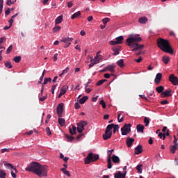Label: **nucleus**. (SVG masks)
<instances>
[{"mask_svg": "<svg viewBox=\"0 0 178 178\" xmlns=\"http://www.w3.org/2000/svg\"><path fill=\"white\" fill-rule=\"evenodd\" d=\"M143 164H138L137 166H136V170L138 172V173H143Z\"/></svg>", "mask_w": 178, "mask_h": 178, "instance_id": "nucleus-29", "label": "nucleus"}, {"mask_svg": "<svg viewBox=\"0 0 178 178\" xmlns=\"http://www.w3.org/2000/svg\"><path fill=\"white\" fill-rule=\"evenodd\" d=\"M141 60H143V57L139 56L138 59H135L134 61L137 62V63H140V62H141Z\"/></svg>", "mask_w": 178, "mask_h": 178, "instance_id": "nucleus-61", "label": "nucleus"}, {"mask_svg": "<svg viewBox=\"0 0 178 178\" xmlns=\"http://www.w3.org/2000/svg\"><path fill=\"white\" fill-rule=\"evenodd\" d=\"M14 62H15V63H19V62H20L22 60V56H15L13 58Z\"/></svg>", "mask_w": 178, "mask_h": 178, "instance_id": "nucleus-40", "label": "nucleus"}, {"mask_svg": "<svg viewBox=\"0 0 178 178\" xmlns=\"http://www.w3.org/2000/svg\"><path fill=\"white\" fill-rule=\"evenodd\" d=\"M12 49H13V47L12 45H10L8 48L6 50V54H10L12 52Z\"/></svg>", "mask_w": 178, "mask_h": 178, "instance_id": "nucleus-52", "label": "nucleus"}, {"mask_svg": "<svg viewBox=\"0 0 178 178\" xmlns=\"http://www.w3.org/2000/svg\"><path fill=\"white\" fill-rule=\"evenodd\" d=\"M161 80H162V73H157L156 77L154 79L155 84H159L161 83Z\"/></svg>", "mask_w": 178, "mask_h": 178, "instance_id": "nucleus-13", "label": "nucleus"}, {"mask_svg": "<svg viewBox=\"0 0 178 178\" xmlns=\"http://www.w3.org/2000/svg\"><path fill=\"white\" fill-rule=\"evenodd\" d=\"M69 132L72 136H74V134H76V131L74 129H72L71 127L69 128Z\"/></svg>", "mask_w": 178, "mask_h": 178, "instance_id": "nucleus-56", "label": "nucleus"}, {"mask_svg": "<svg viewBox=\"0 0 178 178\" xmlns=\"http://www.w3.org/2000/svg\"><path fill=\"white\" fill-rule=\"evenodd\" d=\"M67 90H69V86L67 85H64L61 89H60V93L63 95H65V94H66V92L67 91Z\"/></svg>", "mask_w": 178, "mask_h": 178, "instance_id": "nucleus-20", "label": "nucleus"}, {"mask_svg": "<svg viewBox=\"0 0 178 178\" xmlns=\"http://www.w3.org/2000/svg\"><path fill=\"white\" fill-rule=\"evenodd\" d=\"M111 137H112V132H108L105 131V134H103V139L106 140H109V138H111Z\"/></svg>", "mask_w": 178, "mask_h": 178, "instance_id": "nucleus-17", "label": "nucleus"}, {"mask_svg": "<svg viewBox=\"0 0 178 178\" xmlns=\"http://www.w3.org/2000/svg\"><path fill=\"white\" fill-rule=\"evenodd\" d=\"M3 9V0H0V15L2 13Z\"/></svg>", "mask_w": 178, "mask_h": 178, "instance_id": "nucleus-47", "label": "nucleus"}, {"mask_svg": "<svg viewBox=\"0 0 178 178\" xmlns=\"http://www.w3.org/2000/svg\"><path fill=\"white\" fill-rule=\"evenodd\" d=\"M143 152V146L141 145L135 147V155H140Z\"/></svg>", "mask_w": 178, "mask_h": 178, "instance_id": "nucleus-14", "label": "nucleus"}, {"mask_svg": "<svg viewBox=\"0 0 178 178\" xmlns=\"http://www.w3.org/2000/svg\"><path fill=\"white\" fill-rule=\"evenodd\" d=\"M99 104H100V105H102V106L104 109H105V108H106V104H105V102H104V100H101Z\"/></svg>", "mask_w": 178, "mask_h": 178, "instance_id": "nucleus-54", "label": "nucleus"}, {"mask_svg": "<svg viewBox=\"0 0 178 178\" xmlns=\"http://www.w3.org/2000/svg\"><path fill=\"white\" fill-rule=\"evenodd\" d=\"M165 97H172V90L168 89L161 94V98H165Z\"/></svg>", "mask_w": 178, "mask_h": 178, "instance_id": "nucleus-11", "label": "nucleus"}, {"mask_svg": "<svg viewBox=\"0 0 178 178\" xmlns=\"http://www.w3.org/2000/svg\"><path fill=\"white\" fill-rule=\"evenodd\" d=\"M105 81H106V79H102L96 83V86H102Z\"/></svg>", "mask_w": 178, "mask_h": 178, "instance_id": "nucleus-46", "label": "nucleus"}, {"mask_svg": "<svg viewBox=\"0 0 178 178\" xmlns=\"http://www.w3.org/2000/svg\"><path fill=\"white\" fill-rule=\"evenodd\" d=\"M5 66L8 69H12V63L9 61H7L6 63H5Z\"/></svg>", "mask_w": 178, "mask_h": 178, "instance_id": "nucleus-44", "label": "nucleus"}, {"mask_svg": "<svg viewBox=\"0 0 178 178\" xmlns=\"http://www.w3.org/2000/svg\"><path fill=\"white\" fill-rule=\"evenodd\" d=\"M144 129H145L144 125H141L139 124L136 126V130L138 133H144Z\"/></svg>", "mask_w": 178, "mask_h": 178, "instance_id": "nucleus-19", "label": "nucleus"}, {"mask_svg": "<svg viewBox=\"0 0 178 178\" xmlns=\"http://www.w3.org/2000/svg\"><path fill=\"white\" fill-rule=\"evenodd\" d=\"M133 143H134V138H132L130 137H128L127 138L126 144H127L128 148H130V147H131V145L133 144Z\"/></svg>", "mask_w": 178, "mask_h": 178, "instance_id": "nucleus-15", "label": "nucleus"}, {"mask_svg": "<svg viewBox=\"0 0 178 178\" xmlns=\"http://www.w3.org/2000/svg\"><path fill=\"white\" fill-rule=\"evenodd\" d=\"M79 16H81V13L80 11H78V12L74 13L72 15L71 19H72V20H73L74 19H76V17H79Z\"/></svg>", "mask_w": 178, "mask_h": 178, "instance_id": "nucleus-27", "label": "nucleus"}, {"mask_svg": "<svg viewBox=\"0 0 178 178\" xmlns=\"http://www.w3.org/2000/svg\"><path fill=\"white\" fill-rule=\"evenodd\" d=\"M72 41H73L72 38H63L61 40V42H64L65 44L64 46V48H67L70 46V44H72Z\"/></svg>", "mask_w": 178, "mask_h": 178, "instance_id": "nucleus-8", "label": "nucleus"}, {"mask_svg": "<svg viewBox=\"0 0 178 178\" xmlns=\"http://www.w3.org/2000/svg\"><path fill=\"white\" fill-rule=\"evenodd\" d=\"M37 172L36 175L39 177H47L48 176V166L40 165Z\"/></svg>", "mask_w": 178, "mask_h": 178, "instance_id": "nucleus-5", "label": "nucleus"}, {"mask_svg": "<svg viewBox=\"0 0 178 178\" xmlns=\"http://www.w3.org/2000/svg\"><path fill=\"white\" fill-rule=\"evenodd\" d=\"M157 45L161 51H163V52H167V54L173 55V49L168 40L160 38L157 40Z\"/></svg>", "mask_w": 178, "mask_h": 178, "instance_id": "nucleus-2", "label": "nucleus"}, {"mask_svg": "<svg viewBox=\"0 0 178 178\" xmlns=\"http://www.w3.org/2000/svg\"><path fill=\"white\" fill-rule=\"evenodd\" d=\"M15 2H16V0H15L14 1H12V0H7L6 5L8 6H10V5H13V3H15Z\"/></svg>", "mask_w": 178, "mask_h": 178, "instance_id": "nucleus-48", "label": "nucleus"}, {"mask_svg": "<svg viewBox=\"0 0 178 178\" xmlns=\"http://www.w3.org/2000/svg\"><path fill=\"white\" fill-rule=\"evenodd\" d=\"M124 60L123 59H120L117 62V65L120 67H123L124 66Z\"/></svg>", "mask_w": 178, "mask_h": 178, "instance_id": "nucleus-36", "label": "nucleus"}, {"mask_svg": "<svg viewBox=\"0 0 178 178\" xmlns=\"http://www.w3.org/2000/svg\"><path fill=\"white\" fill-rule=\"evenodd\" d=\"M87 99H88V96H83L82 98H81L79 99V104L83 105V104H84L86 102V101H87Z\"/></svg>", "mask_w": 178, "mask_h": 178, "instance_id": "nucleus-28", "label": "nucleus"}, {"mask_svg": "<svg viewBox=\"0 0 178 178\" xmlns=\"http://www.w3.org/2000/svg\"><path fill=\"white\" fill-rule=\"evenodd\" d=\"M130 131H131V124H125L124 127L121 128L122 136H127Z\"/></svg>", "mask_w": 178, "mask_h": 178, "instance_id": "nucleus-6", "label": "nucleus"}, {"mask_svg": "<svg viewBox=\"0 0 178 178\" xmlns=\"http://www.w3.org/2000/svg\"><path fill=\"white\" fill-rule=\"evenodd\" d=\"M88 123L86 121H81L80 122L77 123V131L78 133H83V131L84 130V127L87 126Z\"/></svg>", "mask_w": 178, "mask_h": 178, "instance_id": "nucleus-7", "label": "nucleus"}, {"mask_svg": "<svg viewBox=\"0 0 178 178\" xmlns=\"http://www.w3.org/2000/svg\"><path fill=\"white\" fill-rule=\"evenodd\" d=\"M51 78H45L44 79V82L42 83V87H44V86H46V84H48V81L49 82V83H51Z\"/></svg>", "mask_w": 178, "mask_h": 178, "instance_id": "nucleus-34", "label": "nucleus"}, {"mask_svg": "<svg viewBox=\"0 0 178 178\" xmlns=\"http://www.w3.org/2000/svg\"><path fill=\"white\" fill-rule=\"evenodd\" d=\"M44 74H45V70H43V72L38 81V84H41L42 83V80L44 79Z\"/></svg>", "mask_w": 178, "mask_h": 178, "instance_id": "nucleus-37", "label": "nucleus"}, {"mask_svg": "<svg viewBox=\"0 0 178 178\" xmlns=\"http://www.w3.org/2000/svg\"><path fill=\"white\" fill-rule=\"evenodd\" d=\"M69 72V67H67L62 72V74H66Z\"/></svg>", "mask_w": 178, "mask_h": 178, "instance_id": "nucleus-58", "label": "nucleus"}, {"mask_svg": "<svg viewBox=\"0 0 178 178\" xmlns=\"http://www.w3.org/2000/svg\"><path fill=\"white\" fill-rule=\"evenodd\" d=\"M169 81L173 84V86H178V79L177 76H175V74H172L169 76Z\"/></svg>", "mask_w": 178, "mask_h": 178, "instance_id": "nucleus-9", "label": "nucleus"}, {"mask_svg": "<svg viewBox=\"0 0 178 178\" xmlns=\"http://www.w3.org/2000/svg\"><path fill=\"white\" fill-rule=\"evenodd\" d=\"M112 51H113V55H119V51H120V49L119 47H113L112 48Z\"/></svg>", "mask_w": 178, "mask_h": 178, "instance_id": "nucleus-23", "label": "nucleus"}, {"mask_svg": "<svg viewBox=\"0 0 178 178\" xmlns=\"http://www.w3.org/2000/svg\"><path fill=\"white\" fill-rule=\"evenodd\" d=\"M98 159H99V155L90 152L84 159L85 165H88L91 163V162H95L98 161Z\"/></svg>", "mask_w": 178, "mask_h": 178, "instance_id": "nucleus-4", "label": "nucleus"}, {"mask_svg": "<svg viewBox=\"0 0 178 178\" xmlns=\"http://www.w3.org/2000/svg\"><path fill=\"white\" fill-rule=\"evenodd\" d=\"M126 175H127V171H124V173H122V172L118 171L115 174L114 177L115 178H126Z\"/></svg>", "mask_w": 178, "mask_h": 178, "instance_id": "nucleus-12", "label": "nucleus"}, {"mask_svg": "<svg viewBox=\"0 0 178 178\" xmlns=\"http://www.w3.org/2000/svg\"><path fill=\"white\" fill-rule=\"evenodd\" d=\"M40 165L41 164L37 162H32L25 168V170L26 172H32V173L37 175L38 170L40 169Z\"/></svg>", "mask_w": 178, "mask_h": 178, "instance_id": "nucleus-3", "label": "nucleus"}, {"mask_svg": "<svg viewBox=\"0 0 178 178\" xmlns=\"http://www.w3.org/2000/svg\"><path fill=\"white\" fill-rule=\"evenodd\" d=\"M111 159L113 163H120V159L116 155H113Z\"/></svg>", "mask_w": 178, "mask_h": 178, "instance_id": "nucleus-18", "label": "nucleus"}, {"mask_svg": "<svg viewBox=\"0 0 178 178\" xmlns=\"http://www.w3.org/2000/svg\"><path fill=\"white\" fill-rule=\"evenodd\" d=\"M121 115H122V113H119L118 115V122H119V123H122V122H123L124 118L122 117V118H120V116H121Z\"/></svg>", "mask_w": 178, "mask_h": 178, "instance_id": "nucleus-50", "label": "nucleus"}, {"mask_svg": "<svg viewBox=\"0 0 178 178\" xmlns=\"http://www.w3.org/2000/svg\"><path fill=\"white\" fill-rule=\"evenodd\" d=\"M115 67H116L115 65H109L106 67V70H108V72H111V73H115Z\"/></svg>", "mask_w": 178, "mask_h": 178, "instance_id": "nucleus-16", "label": "nucleus"}, {"mask_svg": "<svg viewBox=\"0 0 178 178\" xmlns=\"http://www.w3.org/2000/svg\"><path fill=\"white\" fill-rule=\"evenodd\" d=\"M116 42H117V44H122V41H123V36L121 35V36H119L118 38H116L115 39Z\"/></svg>", "mask_w": 178, "mask_h": 178, "instance_id": "nucleus-39", "label": "nucleus"}, {"mask_svg": "<svg viewBox=\"0 0 178 178\" xmlns=\"http://www.w3.org/2000/svg\"><path fill=\"white\" fill-rule=\"evenodd\" d=\"M144 123H145V126H148V124H149V118L148 117H145L144 118Z\"/></svg>", "mask_w": 178, "mask_h": 178, "instance_id": "nucleus-43", "label": "nucleus"}, {"mask_svg": "<svg viewBox=\"0 0 178 178\" xmlns=\"http://www.w3.org/2000/svg\"><path fill=\"white\" fill-rule=\"evenodd\" d=\"M173 143L175 144V145H178L177 143V138H176V136H174V141Z\"/></svg>", "mask_w": 178, "mask_h": 178, "instance_id": "nucleus-63", "label": "nucleus"}, {"mask_svg": "<svg viewBox=\"0 0 178 178\" xmlns=\"http://www.w3.org/2000/svg\"><path fill=\"white\" fill-rule=\"evenodd\" d=\"M103 24L105 25L108 22H111V18L108 17H106L104 19H102Z\"/></svg>", "mask_w": 178, "mask_h": 178, "instance_id": "nucleus-45", "label": "nucleus"}, {"mask_svg": "<svg viewBox=\"0 0 178 178\" xmlns=\"http://www.w3.org/2000/svg\"><path fill=\"white\" fill-rule=\"evenodd\" d=\"M62 27L60 26H56L53 28V33H59Z\"/></svg>", "mask_w": 178, "mask_h": 178, "instance_id": "nucleus-32", "label": "nucleus"}, {"mask_svg": "<svg viewBox=\"0 0 178 178\" xmlns=\"http://www.w3.org/2000/svg\"><path fill=\"white\" fill-rule=\"evenodd\" d=\"M114 151L113 149L108 150L107 152L108 158H111V156H112V152Z\"/></svg>", "mask_w": 178, "mask_h": 178, "instance_id": "nucleus-55", "label": "nucleus"}, {"mask_svg": "<svg viewBox=\"0 0 178 178\" xmlns=\"http://www.w3.org/2000/svg\"><path fill=\"white\" fill-rule=\"evenodd\" d=\"M177 149V145H174L172 146H170V151L171 154H175Z\"/></svg>", "mask_w": 178, "mask_h": 178, "instance_id": "nucleus-26", "label": "nucleus"}, {"mask_svg": "<svg viewBox=\"0 0 178 178\" xmlns=\"http://www.w3.org/2000/svg\"><path fill=\"white\" fill-rule=\"evenodd\" d=\"M74 108H75V109H80L81 106H80V104H79V102H76L74 104Z\"/></svg>", "mask_w": 178, "mask_h": 178, "instance_id": "nucleus-59", "label": "nucleus"}, {"mask_svg": "<svg viewBox=\"0 0 178 178\" xmlns=\"http://www.w3.org/2000/svg\"><path fill=\"white\" fill-rule=\"evenodd\" d=\"M113 134H115V133H116V131H118V130H119L120 129L119 125L114 124V127H113Z\"/></svg>", "mask_w": 178, "mask_h": 178, "instance_id": "nucleus-49", "label": "nucleus"}, {"mask_svg": "<svg viewBox=\"0 0 178 178\" xmlns=\"http://www.w3.org/2000/svg\"><path fill=\"white\" fill-rule=\"evenodd\" d=\"M60 159H63L64 162H67V161H69V158L66 156L65 157V156L62 153L60 154Z\"/></svg>", "mask_w": 178, "mask_h": 178, "instance_id": "nucleus-41", "label": "nucleus"}, {"mask_svg": "<svg viewBox=\"0 0 178 178\" xmlns=\"http://www.w3.org/2000/svg\"><path fill=\"white\" fill-rule=\"evenodd\" d=\"M110 45H116L118 44V42L116 40H111L109 42Z\"/></svg>", "mask_w": 178, "mask_h": 178, "instance_id": "nucleus-62", "label": "nucleus"}, {"mask_svg": "<svg viewBox=\"0 0 178 178\" xmlns=\"http://www.w3.org/2000/svg\"><path fill=\"white\" fill-rule=\"evenodd\" d=\"M58 123L60 126H65V119L61 118V117H59Z\"/></svg>", "mask_w": 178, "mask_h": 178, "instance_id": "nucleus-35", "label": "nucleus"}, {"mask_svg": "<svg viewBox=\"0 0 178 178\" xmlns=\"http://www.w3.org/2000/svg\"><path fill=\"white\" fill-rule=\"evenodd\" d=\"M63 20V15H60L58 16L56 20H55V24H60L62 23V21Z\"/></svg>", "mask_w": 178, "mask_h": 178, "instance_id": "nucleus-22", "label": "nucleus"}, {"mask_svg": "<svg viewBox=\"0 0 178 178\" xmlns=\"http://www.w3.org/2000/svg\"><path fill=\"white\" fill-rule=\"evenodd\" d=\"M56 88V85L54 84L51 86V94H55V90Z\"/></svg>", "mask_w": 178, "mask_h": 178, "instance_id": "nucleus-57", "label": "nucleus"}, {"mask_svg": "<svg viewBox=\"0 0 178 178\" xmlns=\"http://www.w3.org/2000/svg\"><path fill=\"white\" fill-rule=\"evenodd\" d=\"M4 165L6 168V169H11V170H15V172L16 173L17 170H16V168L13 166V165L10 164V163H6Z\"/></svg>", "mask_w": 178, "mask_h": 178, "instance_id": "nucleus-24", "label": "nucleus"}, {"mask_svg": "<svg viewBox=\"0 0 178 178\" xmlns=\"http://www.w3.org/2000/svg\"><path fill=\"white\" fill-rule=\"evenodd\" d=\"M107 168L108 169H112V160H111V158H108L107 159Z\"/></svg>", "mask_w": 178, "mask_h": 178, "instance_id": "nucleus-33", "label": "nucleus"}, {"mask_svg": "<svg viewBox=\"0 0 178 178\" xmlns=\"http://www.w3.org/2000/svg\"><path fill=\"white\" fill-rule=\"evenodd\" d=\"M165 90V87L160 86L156 88V90L159 94H162L163 92V90Z\"/></svg>", "mask_w": 178, "mask_h": 178, "instance_id": "nucleus-25", "label": "nucleus"}, {"mask_svg": "<svg viewBox=\"0 0 178 178\" xmlns=\"http://www.w3.org/2000/svg\"><path fill=\"white\" fill-rule=\"evenodd\" d=\"M61 170L65 176L70 177V172L68 170H66V168H62Z\"/></svg>", "mask_w": 178, "mask_h": 178, "instance_id": "nucleus-38", "label": "nucleus"}, {"mask_svg": "<svg viewBox=\"0 0 178 178\" xmlns=\"http://www.w3.org/2000/svg\"><path fill=\"white\" fill-rule=\"evenodd\" d=\"M46 133L47 136H51V134H52V132H51V129L49 127H46Z\"/></svg>", "mask_w": 178, "mask_h": 178, "instance_id": "nucleus-53", "label": "nucleus"}, {"mask_svg": "<svg viewBox=\"0 0 178 178\" xmlns=\"http://www.w3.org/2000/svg\"><path fill=\"white\" fill-rule=\"evenodd\" d=\"M63 113V103H60L57 106V115L58 118H62Z\"/></svg>", "mask_w": 178, "mask_h": 178, "instance_id": "nucleus-10", "label": "nucleus"}, {"mask_svg": "<svg viewBox=\"0 0 178 178\" xmlns=\"http://www.w3.org/2000/svg\"><path fill=\"white\" fill-rule=\"evenodd\" d=\"M73 6V1H70L67 3V7L68 8H72Z\"/></svg>", "mask_w": 178, "mask_h": 178, "instance_id": "nucleus-64", "label": "nucleus"}, {"mask_svg": "<svg viewBox=\"0 0 178 178\" xmlns=\"http://www.w3.org/2000/svg\"><path fill=\"white\" fill-rule=\"evenodd\" d=\"M141 41H143V39L134 34L129 35V38L127 39V45L132 49V51H143L144 45L138 44V42H141Z\"/></svg>", "mask_w": 178, "mask_h": 178, "instance_id": "nucleus-1", "label": "nucleus"}, {"mask_svg": "<svg viewBox=\"0 0 178 178\" xmlns=\"http://www.w3.org/2000/svg\"><path fill=\"white\" fill-rule=\"evenodd\" d=\"M159 138H163V140H165V137H166V135H165V134H163L162 132H160L159 134Z\"/></svg>", "mask_w": 178, "mask_h": 178, "instance_id": "nucleus-51", "label": "nucleus"}, {"mask_svg": "<svg viewBox=\"0 0 178 178\" xmlns=\"http://www.w3.org/2000/svg\"><path fill=\"white\" fill-rule=\"evenodd\" d=\"M138 22L140 24H145L148 22V18L147 17H142L139 18Z\"/></svg>", "mask_w": 178, "mask_h": 178, "instance_id": "nucleus-21", "label": "nucleus"}, {"mask_svg": "<svg viewBox=\"0 0 178 178\" xmlns=\"http://www.w3.org/2000/svg\"><path fill=\"white\" fill-rule=\"evenodd\" d=\"M169 60H170L169 56H163V63H165V65H168V63H169Z\"/></svg>", "mask_w": 178, "mask_h": 178, "instance_id": "nucleus-31", "label": "nucleus"}, {"mask_svg": "<svg viewBox=\"0 0 178 178\" xmlns=\"http://www.w3.org/2000/svg\"><path fill=\"white\" fill-rule=\"evenodd\" d=\"M114 127H115V124H108V125L106 127V129L105 131L111 132V130L112 129H113Z\"/></svg>", "mask_w": 178, "mask_h": 178, "instance_id": "nucleus-30", "label": "nucleus"}, {"mask_svg": "<svg viewBox=\"0 0 178 178\" xmlns=\"http://www.w3.org/2000/svg\"><path fill=\"white\" fill-rule=\"evenodd\" d=\"M6 172H5L3 170L0 169V178H6Z\"/></svg>", "mask_w": 178, "mask_h": 178, "instance_id": "nucleus-42", "label": "nucleus"}, {"mask_svg": "<svg viewBox=\"0 0 178 178\" xmlns=\"http://www.w3.org/2000/svg\"><path fill=\"white\" fill-rule=\"evenodd\" d=\"M5 41H6V38H5L4 36L0 38V44H2V42H5Z\"/></svg>", "mask_w": 178, "mask_h": 178, "instance_id": "nucleus-60", "label": "nucleus"}]
</instances>
